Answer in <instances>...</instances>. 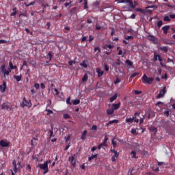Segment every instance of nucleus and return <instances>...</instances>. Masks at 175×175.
I'll return each instance as SVG.
<instances>
[{"label":"nucleus","mask_w":175,"mask_h":175,"mask_svg":"<svg viewBox=\"0 0 175 175\" xmlns=\"http://www.w3.org/2000/svg\"><path fill=\"white\" fill-rule=\"evenodd\" d=\"M139 114L140 112H135L133 118L126 119V122H132L133 121H135V122H139V118H137V117H139Z\"/></svg>","instance_id":"2"},{"label":"nucleus","mask_w":175,"mask_h":175,"mask_svg":"<svg viewBox=\"0 0 175 175\" xmlns=\"http://www.w3.org/2000/svg\"><path fill=\"white\" fill-rule=\"evenodd\" d=\"M46 59H49V61L46 62V65H49V62H50V61H51V59L53 58V52H49L48 55L46 56Z\"/></svg>","instance_id":"11"},{"label":"nucleus","mask_w":175,"mask_h":175,"mask_svg":"<svg viewBox=\"0 0 175 175\" xmlns=\"http://www.w3.org/2000/svg\"><path fill=\"white\" fill-rule=\"evenodd\" d=\"M1 92H5L6 91V81L3 82V85H0Z\"/></svg>","instance_id":"13"},{"label":"nucleus","mask_w":175,"mask_h":175,"mask_svg":"<svg viewBox=\"0 0 175 175\" xmlns=\"http://www.w3.org/2000/svg\"><path fill=\"white\" fill-rule=\"evenodd\" d=\"M100 28H102V27L98 24L96 25V31H100Z\"/></svg>","instance_id":"53"},{"label":"nucleus","mask_w":175,"mask_h":175,"mask_svg":"<svg viewBox=\"0 0 175 175\" xmlns=\"http://www.w3.org/2000/svg\"><path fill=\"white\" fill-rule=\"evenodd\" d=\"M13 10L14 12L11 14V16H16V14H17V11H16V8Z\"/></svg>","instance_id":"63"},{"label":"nucleus","mask_w":175,"mask_h":175,"mask_svg":"<svg viewBox=\"0 0 175 175\" xmlns=\"http://www.w3.org/2000/svg\"><path fill=\"white\" fill-rule=\"evenodd\" d=\"M49 139H51V137H54V131H53V129L49 131Z\"/></svg>","instance_id":"32"},{"label":"nucleus","mask_w":175,"mask_h":175,"mask_svg":"<svg viewBox=\"0 0 175 175\" xmlns=\"http://www.w3.org/2000/svg\"><path fill=\"white\" fill-rule=\"evenodd\" d=\"M12 165L14 166V173H17V172H18V169H17V163H16V161H14L12 162Z\"/></svg>","instance_id":"21"},{"label":"nucleus","mask_w":175,"mask_h":175,"mask_svg":"<svg viewBox=\"0 0 175 175\" xmlns=\"http://www.w3.org/2000/svg\"><path fill=\"white\" fill-rule=\"evenodd\" d=\"M72 2H73L72 1H70V2L66 3L64 4L65 8H68V6L72 5Z\"/></svg>","instance_id":"45"},{"label":"nucleus","mask_w":175,"mask_h":175,"mask_svg":"<svg viewBox=\"0 0 175 175\" xmlns=\"http://www.w3.org/2000/svg\"><path fill=\"white\" fill-rule=\"evenodd\" d=\"M92 40H94V37H92V36H89V42H92Z\"/></svg>","instance_id":"64"},{"label":"nucleus","mask_w":175,"mask_h":175,"mask_svg":"<svg viewBox=\"0 0 175 175\" xmlns=\"http://www.w3.org/2000/svg\"><path fill=\"white\" fill-rule=\"evenodd\" d=\"M96 73H98V77H100L101 76H103V73H105V71L103 70L100 71V68H97Z\"/></svg>","instance_id":"17"},{"label":"nucleus","mask_w":175,"mask_h":175,"mask_svg":"<svg viewBox=\"0 0 175 175\" xmlns=\"http://www.w3.org/2000/svg\"><path fill=\"white\" fill-rule=\"evenodd\" d=\"M83 9L87 10L88 9V3H83Z\"/></svg>","instance_id":"47"},{"label":"nucleus","mask_w":175,"mask_h":175,"mask_svg":"<svg viewBox=\"0 0 175 175\" xmlns=\"http://www.w3.org/2000/svg\"><path fill=\"white\" fill-rule=\"evenodd\" d=\"M163 23L162 22V21H159L157 22V26L159 27V28H161V27H162Z\"/></svg>","instance_id":"41"},{"label":"nucleus","mask_w":175,"mask_h":175,"mask_svg":"<svg viewBox=\"0 0 175 175\" xmlns=\"http://www.w3.org/2000/svg\"><path fill=\"white\" fill-rule=\"evenodd\" d=\"M158 58H159V55H157V53L154 52V61H158Z\"/></svg>","instance_id":"35"},{"label":"nucleus","mask_w":175,"mask_h":175,"mask_svg":"<svg viewBox=\"0 0 175 175\" xmlns=\"http://www.w3.org/2000/svg\"><path fill=\"white\" fill-rule=\"evenodd\" d=\"M1 109L3 110V109H5L8 111H12L14 107H13V105L11 104H3L1 105Z\"/></svg>","instance_id":"7"},{"label":"nucleus","mask_w":175,"mask_h":175,"mask_svg":"<svg viewBox=\"0 0 175 175\" xmlns=\"http://www.w3.org/2000/svg\"><path fill=\"white\" fill-rule=\"evenodd\" d=\"M9 66L10 68L6 70V66L5 65H1L0 67V72L1 73H3L4 76H9L10 75V72H12V70L13 69H17V66H13V62L10 61L9 62Z\"/></svg>","instance_id":"1"},{"label":"nucleus","mask_w":175,"mask_h":175,"mask_svg":"<svg viewBox=\"0 0 175 175\" xmlns=\"http://www.w3.org/2000/svg\"><path fill=\"white\" fill-rule=\"evenodd\" d=\"M129 6H130V8H131V9H135V8H136V5H134L133 1L130 2V3H129Z\"/></svg>","instance_id":"40"},{"label":"nucleus","mask_w":175,"mask_h":175,"mask_svg":"<svg viewBox=\"0 0 175 175\" xmlns=\"http://www.w3.org/2000/svg\"><path fill=\"white\" fill-rule=\"evenodd\" d=\"M121 107V103H118V104L113 103L112 104V109L114 110H118Z\"/></svg>","instance_id":"14"},{"label":"nucleus","mask_w":175,"mask_h":175,"mask_svg":"<svg viewBox=\"0 0 175 175\" xmlns=\"http://www.w3.org/2000/svg\"><path fill=\"white\" fill-rule=\"evenodd\" d=\"M34 87L36 89L39 90V88H40V85H39V83H35Z\"/></svg>","instance_id":"56"},{"label":"nucleus","mask_w":175,"mask_h":175,"mask_svg":"<svg viewBox=\"0 0 175 175\" xmlns=\"http://www.w3.org/2000/svg\"><path fill=\"white\" fill-rule=\"evenodd\" d=\"M118 120H110L108 123L106 124V126H109V125H111V124H118Z\"/></svg>","instance_id":"18"},{"label":"nucleus","mask_w":175,"mask_h":175,"mask_svg":"<svg viewBox=\"0 0 175 175\" xmlns=\"http://www.w3.org/2000/svg\"><path fill=\"white\" fill-rule=\"evenodd\" d=\"M124 39H126V40H130L133 39V36H129L125 37Z\"/></svg>","instance_id":"50"},{"label":"nucleus","mask_w":175,"mask_h":175,"mask_svg":"<svg viewBox=\"0 0 175 175\" xmlns=\"http://www.w3.org/2000/svg\"><path fill=\"white\" fill-rule=\"evenodd\" d=\"M98 150V148L96 146H93L91 149L92 152H94V151H96Z\"/></svg>","instance_id":"62"},{"label":"nucleus","mask_w":175,"mask_h":175,"mask_svg":"<svg viewBox=\"0 0 175 175\" xmlns=\"http://www.w3.org/2000/svg\"><path fill=\"white\" fill-rule=\"evenodd\" d=\"M146 118L144 117V116H142V118H140L139 119V125H142V124H143V122H144V119Z\"/></svg>","instance_id":"37"},{"label":"nucleus","mask_w":175,"mask_h":175,"mask_svg":"<svg viewBox=\"0 0 175 175\" xmlns=\"http://www.w3.org/2000/svg\"><path fill=\"white\" fill-rule=\"evenodd\" d=\"M81 66H83V68H87L88 66V64H87L86 63H85V62H83L82 63H81Z\"/></svg>","instance_id":"38"},{"label":"nucleus","mask_w":175,"mask_h":175,"mask_svg":"<svg viewBox=\"0 0 175 175\" xmlns=\"http://www.w3.org/2000/svg\"><path fill=\"white\" fill-rule=\"evenodd\" d=\"M163 42L164 43V44H170V46L173 44L172 42H170V40L166 39L163 40Z\"/></svg>","instance_id":"29"},{"label":"nucleus","mask_w":175,"mask_h":175,"mask_svg":"<svg viewBox=\"0 0 175 175\" xmlns=\"http://www.w3.org/2000/svg\"><path fill=\"white\" fill-rule=\"evenodd\" d=\"M118 55H122V57H124V55H125V53H123L122 50L120 49L119 50Z\"/></svg>","instance_id":"42"},{"label":"nucleus","mask_w":175,"mask_h":175,"mask_svg":"<svg viewBox=\"0 0 175 175\" xmlns=\"http://www.w3.org/2000/svg\"><path fill=\"white\" fill-rule=\"evenodd\" d=\"M164 21H170V17L166 16L163 18Z\"/></svg>","instance_id":"52"},{"label":"nucleus","mask_w":175,"mask_h":175,"mask_svg":"<svg viewBox=\"0 0 175 175\" xmlns=\"http://www.w3.org/2000/svg\"><path fill=\"white\" fill-rule=\"evenodd\" d=\"M159 50H161V51H163V53H165L166 54V53H167V51H169V47L161 46L159 48Z\"/></svg>","instance_id":"20"},{"label":"nucleus","mask_w":175,"mask_h":175,"mask_svg":"<svg viewBox=\"0 0 175 175\" xmlns=\"http://www.w3.org/2000/svg\"><path fill=\"white\" fill-rule=\"evenodd\" d=\"M21 16H23V17H28V14H27V12L21 13V14H19V17H20Z\"/></svg>","instance_id":"46"},{"label":"nucleus","mask_w":175,"mask_h":175,"mask_svg":"<svg viewBox=\"0 0 175 175\" xmlns=\"http://www.w3.org/2000/svg\"><path fill=\"white\" fill-rule=\"evenodd\" d=\"M45 111H46V116H50V114H53V111L51 109H45Z\"/></svg>","instance_id":"36"},{"label":"nucleus","mask_w":175,"mask_h":175,"mask_svg":"<svg viewBox=\"0 0 175 175\" xmlns=\"http://www.w3.org/2000/svg\"><path fill=\"white\" fill-rule=\"evenodd\" d=\"M117 138L115 137H113V139H112V140H111V144H112V145H113V146H112V149L113 150H116V147H117V142H116V139Z\"/></svg>","instance_id":"16"},{"label":"nucleus","mask_w":175,"mask_h":175,"mask_svg":"<svg viewBox=\"0 0 175 175\" xmlns=\"http://www.w3.org/2000/svg\"><path fill=\"white\" fill-rule=\"evenodd\" d=\"M166 94V88L164 87L159 92V94L157 95V99H161V98H163L165 96V94Z\"/></svg>","instance_id":"8"},{"label":"nucleus","mask_w":175,"mask_h":175,"mask_svg":"<svg viewBox=\"0 0 175 175\" xmlns=\"http://www.w3.org/2000/svg\"><path fill=\"white\" fill-rule=\"evenodd\" d=\"M134 94H135V95H140V94H142V91L135 90Z\"/></svg>","instance_id":"61"},{"label":"nucleus","mask_w":175,"mask_h":175,"mask_svg":"<svg viewBox=\"0 0 175 175\" xmlns=\"http://www.w3.org/2000/svg\"><path fill=\"white\" fill-rule=\"evenodd\" d=\"M8 43V41L5 40H0V44H3Z\"/></svg>","instance_id":"57"},{"label":"nucleus","mask_w":175,"mask_h":175,"mask_svg":"<svg viewBox=\"0 0 175 175\" xmlns=\"http://www.w3.org/2000/svg\"><path fill=\"white\" fill-rule=\"evenodd\" d=\"M117 96H118L117 94H114L112 97L109 98L110 102H114V100L117 99Z\"/></svg>","instance_id":"30"},{"label":"nucleus","mask_w":175,"mask_h":175,"mask_svg":"<svg viewBox=\"0 0 175 175\" xmlns=\"http://www.w3.org/2000/svg\"><path fill=\"white\" fill-rule=\"evenodd\" d=\"M104 68H105V70L106 72H109V66H108L107 64H105V65H104Z\"/></svg>","instance_id":"55"},{"label":"nucleus","mask_w":175,"mask_h":175,"mask_svg":"<svg viewBox=\"0 0 175 175\" xmlns=\"http://www.w3.org/2000/svg\"><path fill=\"white\" fill-rule=\"evenodd\" d=\"M138 75H139V72H134V73L131 74V75L129 78L131 81H132V79H133V77H136V76H138Z\"/></svg>","instance_id":"28"},{"label":"nucleus","mask_w":175,"mask_h":175,"mask_svg":"<svg viewBox=\"0 0 175 175\" xmlns=\"http://www.w3.org/2000/svg\"><path fill=\"white\" fill-rule=\"evenodd\" d=\"M152 81H154V78L148 77L146 74L142 77V83H146V84H152Z\"/></svg>","instance_id":"3"},{"label":"nucleus","mask_w":175,"mask_h":175,"mask_svg":"<svg viewBox=\"0 0 175 175\" xmlns=\"http://www.w3.org/2000/svg\"><path fill=\"white\" fill-rule=\"evenodd\" d=\"M28 65V63H27V61H23V66L21 67V70H23V66H27Z\"/></svg>","instance_id":"43"},{"label":"nucleus","mask_w":175,"mask_h":175,"mask_svg":"<svg viewBox=\"0 0 175 175\" xmlns=\"http://www.w3.org/2000/svg\"><path fill=\"white\" fill-rule=\"evenodd\" d=\"M148 40H150V42H154V44L158 43V38H155V36H154L149 35V36H148Z\"/></svg>","instance_id":"9"},{"label":"nucleus","mask_w":175,"mask_h":175,"mask_svg":"<svg viewBox=\"0 0 175 175\" xmlns=\"http://www.w3.org/2000/svg\"><path fill=\"white\" fill-rule=\"evenodd\" d=\"M98 129V126L96 125H93L92 126V131H96Z\"/></svg>","instance_id":"59"},{"label":"nucleus","mask_w":175,"mask_h":175,"mask_svg":"<svg viewBox=\"0 0 175 175\" xmlns=\"http://www.w3.org/2000/svg\"><path fill=\"white\" fill-rule=\"evenodd\" d=\"M126 64L129 66H132L133 65V62L129 59L126 60Z\"/></svg>","instance_id":"33"},{"label":"nucleus","mask_w":175,"mask_h":175,"mask_svg":"<svg viewBox=\"0 0 175 175\" xmlns=\"http://www.w3.org/2000/svg\"><path fill=\"white\" fill-rule=\"evenodd\" d=\"M87 130H85L83 133H82V136L81 137V140H85V139H87Z\"/></svg>","instance_id":"22"},{"label":"nucleus","mask_w":175,"mask_h":175,"mask_svg":"<svg viewBox=\"0 0 175 175\" xmlns=\"http://www.w3.org/2000/svg\"><path fill=\"white\" fill-rule=\"evenodd\" d=\"M66 104L72 105V103L70 102V97H68V98L66 99Z\"/></svg>","instance_id":"49"},{"label":"nucleus","mask_w":175,"mask_h":175,"mask_svg":"<svg viewBox=\"0 0 175 175\" xmlns=\"http://www.w3.org/2000/svg\"><path fill=\"white\" fill-rule=\"evenodd\" d=\"M96 51H98L97 54H99V53H100V49L99 47H95L94 52L96 53Z\"/></svg>","instance_id":"48"},{"label":"nucleus","mask_w":175,"mask_h":175,"mask_svg":"<svg viewBox=\"0 0 175 175\" xmlns=\"http://www.w3.org/2000/svg\"><path fill=\"white\" fill-rule=\"evenodd\" d=\"M72 105H74V106H76V105L80 104V100L79 99L72 100Z\"/></svg>","instance_id":"25"},{"label":"nucleus","mask_w":175,"mask_h":175,"mask_svg":"<svg viewBox=\"0 0 175 175\" xmlns=\"http://www.w3.org/2000/svg\"><path fill=\"white\" fill-rule=\"evenodd\" d=\"M107 114L108 116H111V114H114V109L112 108V109H107Z\"/></svg>","instance_id":"23"},{"label":"nucleus","mask_w":175,"mask_h":175,"mask_svg":"<svg viewBox=\"0 0 175 175\" xmlns=\"http://www.w3.org/2000/svg\"><path fill=\"white\" fill-rule=\"evenodd\" d=\"M131 158H133V159H135V158H137V157H136V152L135 151H132L131 152Z\"/></svg>","instance_id":"34"},{"label":"nucleus","mask_w":175,"mask_h":175,"mask_svg":"<svg viewBox=\"0 0 175 175\" xmlns=\"http://www.w3.org/2000/svg\"><path fill=\"white\" fill-rule=\"evenodd\" d=\"M95 158H98V154H92L91 157H90L88 158V161H92V159H95Z\"/></svg>","instance_id":"27"},{"label":"nucleus","mask_w":175,"mask_h":175,"mask_svg":"<svg viewBox=\"0 0 175 175\" xmlns=\"http://www.w3.org/2000/svg\"><path fill=\"white\" fill-rule=\"evenodd\" d=\"M22 78H23V76H21V75H14V79L16 80V81H21Z\"/></svg>","instance_id":"26"},{"label":"nucleus","mask_w":175,"mask_h":175,"mask_svg":"<svg viewBox=\"0 0 175 175\" xmlns=\"http://www.w3.org/2000/svg\"><path fill=\"white\" fill-rule=\"evenodd\" d=\"M169 29H170V26L169 25L163 26L162 27V30L163 31L164 35H167Z\"/></svg>","instance_id":"15"},{"label":"nucleus","mask_w":175,"mask_h":175,"mask_svg":"<svg viewBox=\"0 0 175 175\" xmlns=\"http://www.w3.org/2000/svg\"><path fill=\"white\" fill-rule=\"evenodd\" d=\"M131 133H132V135H137V132L136 131V129H132Z\"/></svg>","instance_id":"39"},{"label":"nucleus","mask_w":175,"mask_h":175,"mask_svg":"<svg viewBox=\"0 0 175 175\" xmlns=\"http://www.w3.org/2000/svg\"><path fill=\"white\" fill-rule=\"evenodd\" d=\"M63 117H64V118H65V119H69V118H70V116L69 114H68V113H64V114L63 115Z\"/></svg>","instance_id":"44"},{"label":"nucleus","mask_w":175,"mask_h":175,"mask_svg":"<svg viewBox=\"0 0 175 175\" xmlns=\"http://www.w3.org/2000/svg\"><path fill=\"white\" fill-rule=\"evenodd\" d=\"M75 156L73 154L68 159V161L72 165V166H76V161L75 160Z\"/></svg>","instance_id":"10"},{"label":"nucleus","mask_w":175,"mask_h":175,"mask_svg":"<svg viewBox=\"0 0 175 175\" xmlns=\"http://www.w3.org/2000/svg\"><path fill=\"white\" fill-rule=\"evenodd\" d=\"M73 64H76V62H75V61H69L68 62V65L70 66H72V65H73Z\"/></svg>","instance_id":"60"},{"label":"nucleus","mask_w":175,"mask_h":175,"mask_svg":"<svg viewBox=\"0 0 175 175\" xmlns=\"http://www.w3.org/2000/svg\"><path fill=\"white\" fill-rule=\"evenodd\" d=\"M76 10H77V8L74 7L70 10V14H76Z\"/></svg>","instance_id":"31"},{"label":"nucleus","mask_w":175,"mask_h":175,"mask_svg":"<svg viewBox=\"0 0 175 175\" xmlns=\"http://www.w3.org/2000/svg\"><path fill=\"white\" fill-rule=\"evenodd\" d=\"M136 12H140V13H142V14H146L147 13V10L145 9H142L139 8H137L135 9Z\"/></svg>","instance_id":"19"},{"label":"nucleus","mask_w":175,"mask_h":175,"mask_svg":"<svg viewBox=\"0 0 175 175\" xmlns=\"http://www.w3.org/2000/svg\"><path fill=\"white\" fill-rule=\"evenodd\" d=\"M10 143L9 142H5V140H3V139H1V141H0V146H1V147H9V146H10Z\"/></svg>","instance_id":"12"},{"label":"nucleus","mask_w":175,"mask_h":175,"mask_svg":"<svg viewBox=\"0 0 175 175\" xmlns=\"http://www.w3.org/2000/svg\"><path fill=\"white\" fill-rule=\"evenodd\" d=\"M117 61H118V62H116L115 63V65H116V66H119V65H120V64H121V61L120 60V59H118Z\"/></svg>","instance_id":"54"},{"label":"nucleus","mask_w":175,"mask_h":175,"mask_svg":"<svg viewBox=\"0 0 175 175\" xmlns=\"http://www.w3.org/2000/svg\"><path fill=\"white\" fill-rule=\"evenodd\" d=\"M106 47L109 49V50H112V49H114V45L108 44V45L106 46Z\"/></svg>","instance_id":"51"},{"label":"nucleus","mask_w":175,"mask_h":175,"mask_svg":"<svg viewBox=\"0 0 175 175\" xmlns=\"http://www.w3.org/2000/svg\"><path fill=\"white\" fill-rule=\"evenodd\" d=\"M38 167H40L41 170H44L43 174H46V173L49 172V165H47V163L38 164Z\"/></svg>","instance_id":"5"},{"label":"nucleus","mask_w":175,"mask_h":175,"mask_svg":"<svg viewBox=\"0 0 175 175\" xmlns=\"http://www.w3.org/2000/svg\"><path fill=\"white\" fill-rule=\"evenodd\" d=\"M111 152H113L114 155H113L111 158L112 162H116L117 159H118V157H120V153L116 151V149H113V148H111L110 150Z\"/></svg>","instance_id":"4"},{"label":"nucleus","mask_w":175,"mask_h":175,"mask_svg":"<svg viewBox=\"0 0 175 175\" xmlns=\"http://www.w3.org/2000/svg\"><path fill=\"white\" fill-rule=\"evenodd\" d=\"M21 107H25L27 106L28 107H31L32 106V103H31V100H27L25 97L23 98V101L21 104Z\"/></svg>","instance_id":"6"},{"label":"nucleus","mask_w":175,"mask_h":175,"mask_svg":"<svg viewBox=\"0 0 175 175\" xmlns=\"http://www.w3.org/2000/svg\"><path fill=\"white\" fill-rule=\"evenodd\" d=\"M93 6H99V1H96L94 3H93Z\"/></svg>","instance_id":"58"},{"label":"nucleus","mask_w":175,"mask_h":175,"mask_svg":"<svg viewBox=\"0 0 175 175\" xmlns=\"http://www.w3.org/2000/svg\"><path fill=\"white\" fill-rule=\"evenodd\" d=\"M83 83H85L86 81H88V75L85 74L82 78Z\"/></svg>","instance_id":"24"}]
</instances>
